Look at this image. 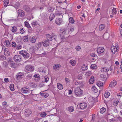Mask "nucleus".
<instances>
[{"mask_svg": "<svg viewBox=\"0 0 122 122\" xmlns=\"http://www.w3.org/2000/svg\"><path fill=\"white\" fill-rule=\"evenodd\" d=\"M18 16L19 17H23L25 15V13L24 12L21 10H18Z\"/></svg>", "mask_w": 122, "mask_h": 122, "instance_id": "7", "label": "nucleus"}, {"mask_svg": "<svg viewBox=\"0 0 122 122\" xmlns=\"http://www.w3.org/2000/svg\"><path fill=\"white\" fill-rule=\"evenodd\" d=\"M24 8L27 12L29 11L30 10V8L29 7L25 5L24 6Z\"/></svg>", "mask_w": 122, "mask_h": 122, "instance_id": "34", "label": "nucleus"}, {"mask_svg": "<svg viewBox=\"0 0 122 122\" xmlns=\"http://www.w3.org/2000/svg\"><path fill=\"white\" fill-rule=\"evenodd\" d=\"M20 32L21 34H23L24 32V31L23 30V28H20Z\"/></svg>", "mask_w": 122, "mask_h": 122, "instance_id": "60", "label": "nucleus"}, {"mask_svg": "<svg viewBox=\"0 0 122 122\" xmlns=\"http://www.w3.org/2000/svg\"><path fill=\"white\" fill-rule=\"evenodd\" d=\"M74 110V107L72 106H71L68 108V110L70 112H72Z\"/></svg>", "mask_w": 122, "mask_h": 122, "instance_id": "30", "label": "nucleus"}, {"mask_svg": "<svg viewBox=\"0 0 122 122\" xmlns=\"http://www.w3.org/2000/svg\"><path fill=\"white\" fill-rule=\"evenodd\" d=\"M100 77L101 78L105 79L106 78V76L103 74H101L100 75Z\"/></svg>", "mask_w": 122, "mask_h": 122, "instance_id": "55", "label": "nucleus"}, {"mask_svg": "<svg viewBox=\"0 0 122 122\" xmlns=\"http://www.w3.org/2000/svg\"><path fill=\"white\" fill-rule=\"evenodd\" d=\"M110 95V93L108 92H107L105 93L104 96L105 98H107L109 97Z\"/></svg>", "mask_w": 122, "mask_h": 122, "instance_id": "40", "label": "nucleus"}, {"mask_svg": "<svg viewBox=\"0 0 122 122\" xmlns=\"http://www.w3.org/2000/svg\"><path fill=\"white\" fill-rule=\"evenodd\" d=\"M92 89L94 92L96 93L98 91L97 89L95 86H93L92 87Z\"/></svg>", "mask_w": 122, "mask_h": 122, "instance_id": "37", "label": "nucleus"}, {"mask_svg": "<svg viewBox=\"0 0 122 122\" xmlns=\"http://www.w3.org/2000/svg\"><path fill=\"white\" fill-rule=\"evenodd\" d=\"M118 102H117V101L113 103V105L115 106H117V105L118 104Z\"/></svg>", "mask_w": 122, "mask_h": 122, "instance_id": "61", "label": "nucleus"}, {"mask_svg": "<svg viewBox=\"0 0 122 122\" xmlns=\"http://www.w3.org/2000/svg\"><path fill=\"white\" fill-rule=\"evenodd\" d=\"M65 81L67 83H68L69 82L70 80L69 79L67 78H65Z\"/></svg>", "mask_w": 122, "mask_h": 122, "instance_id": "62", "label": "nucleus"}, {"mask_svg": "<svg viewBox=\"0 0 122 122\" xmlns=\"http://www.w3.org/2000/svg\"><path fill=\"white\" fill-rule=\"evenodd\" d=\"M105 27V26L104 24L100 25L99 26V30H102Z\"/></svg>", "mask_w": 122, "mask_h": 122, "instance_id": "24", "label": "nucleus"}, {"mask_svg": "<svg viewBox=\"0 0 122 122\" xmlns=\"http://www.w3.org/2000/svg\"><path fill=\"white\" fill-rule=\"evenodd\" d=\"M48 10L49 12H51L53 11L54 10V9L52 7H48Z\"/></svg>", "mask_w": 122, "mask_h": 122, "instance_id": "35", "label": "nucleus"}, {"mask_svg": "<svg viewBox=\"0 0 122 122\" xmlns=\"http://www.w3.org/2000/svg\"><path fill=\"white\" fill-rule=\"evenodd\" d=\"M87 69V66L85 65L81 67V69L82 70H85Z\"/></svg>", "mask_w": 122, "mask_h": 122, "instance_id": "48", "label": "nucleus"}, {"mask_svg": "<svg viewBox=\"0 0 122 122\" xmlns=\"http://www.w3.org/2000/svg\"><path fill=\"white\" fill-rule=\"evenodd\" d=\"M55 14V15L59 16L61 15L62 13L60 11H59L58 10H56Z\"/></svg>", "mask_w": 122, "mask_h": 122, "instance_id": "23", "label": "nucleus"}, {"mask_svg": "<svg viewBox=\"0 0 122 122\" xmlns=\"http://www.w3.org/2000/svg\"><path fill=\"white\" fill-rule=\"evenodd\" d=\"M42 44L41 42H39L38 43L36 44L35 49L36 50H38L41 47Z\"/></svg>", "mask_w": 122, "mask_h": 122, "instance_id": "18", "label": "nucleus"}, {"mask_svg": "<svg viewBox=\"0 0 122 122\" xmlns=\"http://www.w3.org/2000/svg\"><path fill=\"white\" fill-rule=\"evenodd\" d=\"M62 21V19L60 18L58 19H56L55 20V22L57 25H59L61 24Z\"/></svg>", "mask_w": 122, "mask_h": 122, "instance_id": "16", "label": "nucleus"}, {"mask_svg": "<svg viewBox=\"0 0 122 122\" xmlns=\"http://www.w3.org/2000/svg\"><path fill=\"white\" fill-rule=\"evenodd\" d=\"M74 30V29L73 27H71L70 29V31H68V32L67 33V34H68L69 35V36L70 35L69 34L71 33V32L73 31Z\"/></svg>", "mask_w": 122, "mask_h": 122, "instance_id": "50", "label": "nucleus"}, {"mask_svg": "<svg viewBox=\"0 0 122 122\" xmlns=\"http://www.w3.org/2000/svg\"><path fill=\"white\" fill-rule=\"evenodd\" d=\"M36 38L35 37L33 36L30 39V41L32 43H35L36 41Z\"/></svg>", "mask_w": 122, "mask_h": 122, "instance_id": "21", "label": "nucleus"}, {"mask_svg": "<svg viewBox=\"0 0 122 122\" xmlns=\"http://www.w3.org/2000/svg\"><path fill=\"white\" fill-rule=\"evenodd\" d=\"M4 43L5 45L8 47H9L10 46V42L8 41H5L4 42Z\"/></svg>", "mask_w": 122, "mask_h": 122, "instance_id": "28", "label": "nucleus"}, {"mask_svg": "<svg viewBox=\"0 0 122 122\" xmlns=\"http://www.w3.org/2000/svg\"><path fill=\"white\" fill-rule=\"evenodd\" d=\"M95 115L94 114H92V120L93 121H94V119L95 118Z\"/></svg>", "mask_w": 122, "mask_h": 122, "instance_id": "56", "label": "nucleus"}, {"mask_svg": "<svg viewBox=\"0 0 122 122\" xmlns=\"http://www.w3.org/2000/svg\"><path fill=\"white\" fill-rule=\"evenodd\" d=\"M10 90L12 91H13L14 90V84H11L10 86Z\"/></svg>", "mask_w": 122, "mask_h": 122, "instance_id": "33", "label": "nucleus"}, {"mask_svg": "<svg viewBox=\"0 0 122 122\" xmlns=\"http://www.w3.org/2000/svg\"><path fill=\"white\" fill-rule=\"evenodd\" d=\"M109 70V69L107 68H103L101 69V71L102 72H107Z\"/></svg>", "mask_w": 122, "mask_h": 122, "instance_id": "25", "label": "nucleus"}, {"mask_svg": "<svg viewBox=\"0 0 122 122\" xmlns=\"http://www.w3.org/2000/svg\"><path fill=\"white\" fill-rule=\"evenodd\" d=\"M106 109L104 107H102L101 108L100 110V112L101 113H103L105 111Z\"/></svg>", "mask_w": 122, "mask_h": 122, "instance_id": "36", "label": "nucleus"}, {"mask_svg": "<svg viewBox=\"0 0 122 122\" xmlns=\"http://www.w3.org/2000/svg\"><path fill=\"white\" fill-rule=\"evenodd\" d=\"M12 47H15L16 46V44L15 42H12Z\"/></svg>", "mask_w": 122, "mask_h": 122, "instance_id": "52", "label": "nucleus"}, {"mask_svg": "<svg viewBox=\"0 0 122 122\" xmlns=\"http://www.w3.org/2000/svg\"><path fill=\"white\" fill-rule=\"evenodd\" d=\"M46 113L45 112H44L41 114V117H43L46 116Z\"/></svg>", "mask_w": 122, "mask_h": 122, "instance_id": "46", "label": "nucleus"}, {"mask_svg": "<svg viewBox=\"0 0 122 122\" xmlns=\"http://www.w3.org/2000/svg\"><path fill=\"white\" fill-rule=\"evenodd\" d=\"M29 90V89L28 88L25 87L21 89V91L22 93H25L28 92Z\"/></svg>", "mask_w": 122, "mask_h": 122, "instance_id": "14", "label": "nucleus"}, {"mask_svg": "<svg viewBox=\"0 0 122 122\" xmlns=\"http://www.w3.org/2000/svg\"><path fill=\"white\" fill-rule=\"evenodd\" d=\"M74 92L76 95L80 96L83 93V91L80 88L77 87L75 90Z\"/></svg>", "mask_w": 122, "mask_h": 122, "instance_id": "1", "label": "nucleus"}, {"mask_svg": "<svg viewBox=\"0 0 122 122\" xmlns=\"http://www.w3.org/2000/svg\"><path fill=\"white\" fill-rule=\"evenodd\" d=\"M46 38L47 40L49 41H52V36H51L49 34H47L46 35Z\"/></svg>", "mask_w": 122, "mask_h": 122, "instance_id": "19", "label": "nucleus"}, {"mask_svg": "<svg viewBox=\"0 0 122 122\" xmlns=\"http://www.w3.org/2000/svg\"><path fill=\"white\" fill-rule=\"evenodd\" d=\"M31 24L33 26L35 27V26H36L37 24V22H33L32 23H31Z\"/></svg>", "mask_w": 122, "mask_h": 122, "instance_id": "49", "label": "nucleus"}, {"mask_svg": "<svg viewBox=\"0 0 122 122\" xmlns=\"http://www.w3.org/2000/svg\"><path fill=\"white\" fill-rule=\"evenodd\" d=\"M104 51V49L103 47H99L97 49V51L99 55L103 53Z\"/></svg>", "mask_w": 122, "mask_h": 122, "instance_id": "8", "label": "nucleus"}, {"mask_svg": "<svg viewBox=\"0 0 122 122\" xmlns=\"http://www.w3.org/2000/svg\"><path fill=\"white\" fill-rule=\"evenodd\" d=\"M76 50L78 51L80 50L81 47L79 46H77L76 47Z\"/></svg>", "mask_w": 122, "mask_h": 122, "instance_id": "59", "label": "nucleus"}, {"mask_svg": "<svg viewBox=\"0 0 122 122\" xmlns=\"http://www.w3.org/2000/svg\"><path fill=\"white\" fill-rule=\"evenodd\" d=\"M57 87L60 90L62 89L63 88V86L61 84L59 83H57Z\"/></svg>", "mask_w": 122, "mask_h": 122, "instance_id": "26", "label": "nucleus"}, {"mask_svg": "<svg viewBox=\"0 0 122 122\" xmlns=\"http://www.w3.org/2000/svg\"><path fill=\"white\" fill-rule=\"evenodd\" d=\"M28 37L27 36H25L23 37V39L24 42H27L28 40Z\"/></svg>", "mask_w": 122, "mask_h": 122, "instance_id": "38", "label": "nucleus"}, {"mask_svg": "<svg viewBox=\"0 0 122 122\" xmlns=\"http://www.w3.org/2000/svg\"><path fill=\"white\" fill-rule=\"evenodd\" d=\"M106 35H107V34L105 33L104 34L103 36L104 38V39H107L108 38V36L107 37V38L105 36H106Z\"/></svg>", "mask_w": 122, "mask_h": 122, "instance_id": "63", "label": "nucleus"}, {"mask_svg": "<svg viewBox=\"0 0 122 122\" xmlns=\"http://www.w3.org/2000/svg\"><path fill=\"white\" fill-rule=\"evenodd\" d=\"M25 26L28 28H31L30 26V25L29 24L28 22H26V21H25Z\"/></svg>", "mask_w": 122, "mask_h": 122, "instance_id": "43", "label": "nucleus"}, {"mask_svg": "<svg viewBox=\"0 0 122 122\" xmlns=\"http://www.w3.org/2000/svg\"><path fill=\"white\" fill-rule=\"evenodd\" d=\"M17 27L14 26H13L12 28V31L13 32H16L17 31Z\"/></svg>", "mask_w": 122, "mask_h": 122, "instance_id": "31", "label": "nucleus"}, {"mask_svg": "<svg viewBox=\"0 0 122 122\" xmlns=\"http://www.w3.org/2000/svg\"><path fill=\"white\" fill-rule=\"evenodd\" d=\"M4 81L6 82H7L9 81L8 79V78H5L4 79Z\"/></svg>", "mask_w": 122, "mask_h": 122, "instance_id": "64", "label": "nucleus"}, {"mask_svg": "<svg viewBox=\"0 0 122 122\" xmlns=\"http://www.w3.org/2000/svg\"><path fill=\"white\" fill-rule=\"evenodd\" d=\"M21 56L20 55H16L14 56L13 59L16 62H20L21 60Z\"/></svg>", "mask_w": 122, "mask_h": 122, "instance_id": "3", "label": "nucleus"}, {"mask_svg": "<svg viewBox=\"0 0 122 122\" xmlns=\"http://www.w3.org/2000/svg\"><path fill=\"white\" fill-rule=\"evenodd\" d=\"M79 105L80 108L81 109H84L87 107L86 104L85 103H81Z\"/></svg>", "mask_w": 122, "mask_h": 122, "instance_id": "11", "label": "nucleus"}, {"mask_svg": "<svg viewBox=\"0 0 122 122\" xmlns=\"http://www.w3.org/2000/svg\"><path fill=\"white\" fill-rule=\"evenodd\" d=\"M61 67V65L58 64H56L54 65L53 66V68L55 71H57Z\"/></svg>", "mask_w": 122, "mask_h": 122, "instance_id": "10", "label": "nucleus"}, {"mask_svg": "<svg viewBox=\"0 0 122 122\" xmlns=\"http://www.w3.org/2000/svg\"><path fill=\"white\" fill-rule=\"evenodd\" d=\"M117 83V82L116 81H113L110 83L109 87L112 88H113L116 85Z\"/></svg>", "mask_w": 122, "mask_h": 122, "instance_id": "9", "label": "nucleus"}, {"mask_svg": "<svg viewBox=\"0 0 122 122\" xmlns=\"http://www.w3.org/2000/svg\"><path fill=\"white\" fill-rule=\"evenodd\" d=\"M52 38H53L54 40L55 41H56V39L57 38V36L56 35H54V34L52 33Z\"/></svg>", "mask_w": 122, "mask_h": 122, "instance_id": "47", "label": "nucleus"}, {"mask_svg": "<svg viewBox=\"0 0 122 122\" xmlns=\"http://www.w3.org/2000/svg\"><path fill=\"white\" fill-rule=\"evenodd\" d=\"M23 76L22 75H17V78L18 79H21L23 77Z\"/></svg>", "mask_w": 122, "mask_h": 122, "instance_id": "53", "label": "nucleus"}, {"mask_svg": "<svg viewBox=\"0 0 122 122\" xmlns=\"http://www.w3.org/2000/svg\"><path fill=\"white\" fill-rule=\"evenodd\" d=\"M119 48L118 47H117L114 46H112L111 47V51L113 53H115L117 51H119Z\"/></svg>", "mask_w": 122, "mask_h": 122, "instance_id": "4", "label": "nucleus"}, {"mask_svg": "<svg viewBox=\"0 0 122 122\" xmlns=\"http://www.w3.org/2000/svg\"><path fill=\"white\" fill-rule=\"evenodd\" d=\"M69 62L71 65L73 66H75L76 64V62L73 60H71Z\"/></svg>", "mask_w": 122, "mask_h": 122, "instance_id": "27", "label": "nucleus"}, {"mask_svg": "<svg viewBox=\"0 0 122 122\" xmlns=\"http://www.w3.org/2000/svg\"><path fill=\"white\" fill-rule=\"evenodd\" d=\"M49 78L47 76H45L44 77L43 79V82H47L49 80Z\"/></svg>", "mask_w": 122, "mask_h": 122, "instance_id": "29", "label": "nucleus"}, {"mask_svg": "<svg viewBox=\"0 0 122 122\" xmlns=\"http://www.w3.org/2000/svg\"><path fill=\"white\" fill-rule=\"evenodd\" d=\"M61 32L62 33L59 35L61 37V39H63L64 37V35L65 34L67 30H66L63 29L61 30Z\"/></svg>", "mask_w": 122, "mask_h": 122, "instance_id": "13", "label": "nucleus"}, {"mask_svg": "<svg viewBox=\"0 0 122 122\" xmlns=\"http://www.w3.org/2000/svg\"><path fill=\"white\" fill-rule=\"evenodd\" d=\"M26 70L29 71H32L34 70V67L30 65H27L25 66Z\"/></svg>", "mask_w": 122, "mask_h": 122, "instance_id": "6", "label": "nucleus"}, {"mask_svg": "<svg viewBox=\"0 0 122 122\" xmlns=\"http://www.w3.org/2000/svg\"><path fill=\"white\" fill-rule=\"evenodd\" d=\"M91 67L92 69H96L97 68L96 65L95 64H93L91 65Z\"/></svg>", "mask_w": 122, "mask_h": 122, "instance_id": "39", "label": "nucleus"}, {"mask_svg": "<svg viewBox=\"0 0 122 122\" xmlns=\"http://www.w3.org/2000/svg\"><path fill=\"white\" fill-rule=\"evenodd\" d=\"M29 85L31 87H34L35 86V84L34 82L30 83L29 84Z\"/></svg>", "mask_w": 122, "mask_h": 122, "instance_id": "45", "label": "nucleus"}, {"mask_svg": "<svg viewBox=\"0 0 122 122\" xmlns=\"http://www.w3.org/2000/svg\"><path fill=\"white\" fill-rule=\"evenodd\" d=\"M90 55L91 56L93 57H97V55L93 53H91Z\"/></svg>", "mask_w": 122, "mask_h": 122, "instance_id": "58", "label": "nucleus"}, {"mask_svg": "<svg viewBox=\"0 0 122 122\" xmlns=\"http://www.w3.org/2000/svg\"><path fill=\"white\" fill-rule=\"evenodd\" d=\"M19 54L22 55L24 57H28L29 55L27 52L25 50H22L19 52Z\"/></svg>", "mask_w": 122, "mask_h": 122, "instance_id": "2", "label": "nucleus"}, {"mask_svg": "<svg viewBox=\"0 0 122 122\" xmlns=\"http://www.w3.org/2000/svg\"><path fill=\"white\" fill-rule=\"evenodd\" d=\"M113 110L114 112L116 113H117V110L116 107H114L113 109Z\"/></svg>", "mask_w": 122, "mask_h": 122, "instance_id": "54", "label": "nucleus"}, {"mask_svg": "<svg viewBox=\"0 0 122 122\" xmlns=\"http://www.w3.org/2000/svg\"><path fill=\"white\" fill-rule=\"evenodd\" d=\"M69 22L72 24L74 22V21L73 19V18L72 17H71L69 18Z\"/></svg>", "mask_w": 122, "mask_h": 122, "instance_id": "41", "label": "nucleus"}, {"mask_svg": "<svg viewBox=\"0 0 122 122\" xmlns=\"http://www.w3.org/2000/svg\"><path fill=\"white\" fill-rule=\"evenodd\" d=\"M9 62L10 63V67L11 68H15V63L13 61H9Z\"/></svg>", "mask_w": 122, "mask_h": 122, "instance_id": "17", "label": "nucleus"}, {"mask_svg": "<svg viewBox=\"0 0 122 122\" xmlns=\"http://www.w3.org/2000/svg\"><path fill=\"white\" fill-rule=\"evenodd\" d=\"M20 4L19 3L16 2L15 3L14 7L17 9L20 6Z\"/></svg>", "mask_w": 122, "mask_h": 122, "instance_id": "32", "label": "nucleus"}, {"mask_svg": "<svg viewBox=\"0 0 122 122\" xmlns=\"http://www.w3.org/2000/svg\"><path fill=\"white\" fill-rule=\"evenodd\" d=\"M21 48V46L20 45H17L16 46V48L17 49H20Z\"/></svg>", "mask_w": 122, "mask_h": 122, "instance_id": "57", "label": "nucleus"}, {"mask_svg": "<svg viewBox=\"0 0 122 122\" xmlns=\"http://www.w3.org/2000/svg\"><path fill=\"white\" fill-rule=\"evenodd\" d=\"M32 113L31 110L30 109H27L25 111L24 114L26 117H29Z\"/></svg>", "mask_w": 122, "mask_h": 122, "instance_id": "5", "label": "nucleus"}, {"mask_svg": "<svg viewBox=\"0 0 122 122\" xmlns=\"http://www.w3.org/2000/svg\"><path fill=\"white\" fill-rule=\"evenodd\" d=\"M112 14H116V12H117V11L116 10V9L115 8H113L112 10Z\"/></svg>", "mask_w": 122, "mask_h": 122, "instance_id": "44", "label": "nucleus"}, {"mask_svg": "<svg viewBox=\"0 0 122 122\" xmlns=\"http://www.w3.org/2000/svg\"><path fill=\"white\" fill-rule=\"evenodd\" d=\"M4 53V54L7 56H8L10 55V53L8 48H5V49Z\"/></svg>", "mask_w": 122, "mask_h": 122, "instance_id": "15", "label": "nucleus"}, {"mask_svg": "<svg viewBox=\"0 0 122 122\" xmlns=\"http://www.w3.org/2000/svg\"><path fill=\"white\" fill-rule=\"evenodd\" d=\"M8 0H5L4 1V3L6 5V6H7L9 2Z\"/></svg>", "mask_w": 122, "mask_h": 122, "instance_id": "51", "label": "nucleus"}, {"mask_svg": "<svg viewBox=\"0 0 122 122\" xmlns=\"http://www.w3.org/2000/svg\"><path fill=\"white\" fill-rule=\"evenodd\" d=\"M103 83L101 82H99L97 83V85L99 87H101L103 85Z\"/></svg>", "mask_w": 122, "mask_h": 122, "instance_id": "42", "label": "nucleus"}, {"mask_svg": "<svg viewBox=\"0 0 122 122\" xmlns=\"http://www.w3.org/2000/svg\"><path fill=\"white\" fill-rule=\"evenodd\" d=\"M94 77L93 76H92L89 80V82L90 83L92 84L94 81Z\"/></svg>", "mask_w": 122, "mask_h": 122, "instance_id": "22", "label": "nucleus"}, {"mask_svg": "<svg viewBox=\"0 0 122 122\" xmlns=\"http://www.w3.org/2000/svg\"><path fill=\"white\" fill-rule=\"evenodd\" d=\"M50 41L47 40H45L43 41L42 43L43 46L46 47L48 46L50 44Z\"/></svg>", "mask_w": 122, "mask_h": 122, "instance_id": "12", "label": "nucleus"}, {"mask_svg": "<svg viewBox=\"0 0 122 122\" xmlns=\"http://www.w3.org/2000/svg\"><path fill=\"white\" fill-rule=\"evenodd\" d=\"M55 15L53 13H51L49 17V19L50 21H51L55 17Z\"/></svg>", "mask_w": 122, "mask_h": 122, "instance_id": "20", "label": "nucleus"}]
</instances>
